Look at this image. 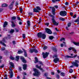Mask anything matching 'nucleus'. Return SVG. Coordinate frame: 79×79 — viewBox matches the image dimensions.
Instances as JSON below:
<instances>
[{"instance_id": "nucleus-1", "label": "nucleus", "mask_w": 79, "mask_h": 79, "mask_svg": "<svg viewBox=\"0 0 79 79\" xmlns=\"http://www.w3.org/2000/svg\"><path fill=\"white\" fill-rule=\"evenodd\" d=\"M78 63H79L78 60H75V62H72V64L73 65L70 66V67L73 68L74 66H75V67H78L79 66V64H78Z\"/></svg>"}, {"instance_id": "nucleus-2", "label": "nucleus", "mask_w": 79, "mask_h": 79, "mask_svg": "<svg viewBox=\"0 0 79 79\" xmlns=\"http://www.w3.org/2000/svg\"><path fill=\"white\" fill-rule=\"evenodd\" d=\"M33 70L35 72V73H33L34 76H37V77H39L40 76V72L36 69H34Z\"/></svg>"}, {"instance_id": "nucleus-3", "label": "nucleus", "mask_w": 79, "mask_h": 79, "mask_svg": "<svg viewBox=\"0 0 79 79\" xmlns=\"http://www.w3.org/2000/svg\"><path fill=\"white\" fill-rule=\"evenodd\" d=\"M41 10V8L39 6L36 7V8H34L33 9L34 13H38L39 12V11Z\"/></svg>"}, {"instance_id": "nucleus-4", "label": "nucleus", "mask_w": 79, "mask_h": 79, "mask_svg": "<svg viewBox=\"0 0 79 79\" xmlns=\"http://www.w3.org/2000/svg\"><path fill=\"white\" fill-rule=\"evenodd\" d=\"M50 16H51V17H52V21L53 24H54L55 26H58V23H57L56 22V21H55V19H54L55 16L53 15H50Z\"/></svg>"}, {"instance_id": "nucleus-5", "label": "nucleus", "mask_w": 79, "mask_h": 79, "mask_svg": "<svg viewBox=\"0 0 79 79\" xmlns=\"http://www.w3.org/2000/svg\"><path fill=\"white\" fill-rule=\"evenodd\" d=\"M60 15L62 16H65L67 15V12L65 11H61L60 12Z\"/></svg>"}, {"instance_id": "nucleus-6", "label": "nucleus", "mask_w": 79, "mask_h": 79, "mask_svg": "<svg viewBox=\"0 0 79 79\" xmlns=\"http://www.w3.org/2000/svg\"><path fill=\"white\" fill-rule=\"evenodd\" d=\"M46 32H47L48 34H52V31L51 30L47 28H45Z\"/></svg>"}, {"instance_id": "nucleus-7", "label": "nucleus", "mask_w": 79, "mask_h": 79, "mask_svg": "<svg viewBox=\"0 0 79 79\" xmlns=\"http://www.w3.org/2000/svg\"><path fill=\"white\" fill-rule=\"evenodd\" d=\"M48 54H49V53L47 52H46L45 53L44 52H43L42 55L43 56L44 58H47V56H48Z\"/></svg>"}, {"instance_id": "nucleus-8", "label": "nucleus", "mask_w": 79, "mask_h": 79, "mask_svg": "<svg viewBox=\"0 0 79 79\" xmlns=\"http://www.w3.org/2000/svg\"><path fill=\"white\" fill-rule=\"evenodd\" d=\"M49 8L50 9L52 10V14L53 15H55V9L54 8V7H52V6L49 7Z\"/></svg>"}, {"instance_id": "nucleus-9", "label": "nucleus", "mask_w": 79, "mask_h": 79, "mask_svg": "<svg viewBox=\"0 0 79 79\" xmlns=\"http://www.w3.org/2000/svg\"><path fill=\"white\" fill-rule=\"evenodd\" d=\"M36 67L38 69H40V70H41L42 72H44L45 71V70H43V69L41 68V65L39 66L38 65H36Z\"/></svg>"}, {"instance_id": "nucleus-10", "label": "nucleus", "mask_w": 79, "mask_h": 79, "mask_svg": "<svg viewBox=\"0 0 79 79\" xmlns=\"http://www.w3.org/2000/svg\"><path fill=\"white\" fill-rule=\"evenodd\" d=\"M15 3V1H12V2H11L10 5L9 6V8L10 10H12L13 9V5Z\"/></svg>"}, {"instance_id": "nucleus-11", "label": "nucleus", "mask_w": 79, "mask_h": 79, "mask_svg": "<svg viewBox=\"0 0 79 79\" xmlns=\"http://www.w3.org/2000/svg\"><path fill=\"white\" fill-rule=\"evenodd\" d=\"M77 56V55H75L74 56H65V58H76V56Z\"/></svg>"}, {"instance_id": "nucleus-12", "label": "nucleus", "mask_w": 79, "mask_h": 79, "mask_svg": "<svg viewBox=\"0 0 79 79\" xmlns=\"http://www.w3.org/2000/svg\"><path fill=\"white\" fill-rule=\"evenodd\" d=\"M43 34V33H42L41 32H40L38 33L37 35L38 38H41Z\"/></svg>"}, {"instance_id": "nucleus-13", "label": "nucleus", "mask_w": 79, "mask_h": 79, "mask_svg": "<svg viewBox=\"0 0 79 79\" xmlns=\"http://www.w3.org/2000/svg\"><path fill=\"white\" fill-rule=\"evenodd\" d=\"M20 59L22 60L23 62V63H26V60H25V59H24V57L20 56Z\"/></svg>"}, {"instance_id": "nucleus-14", "label": "nucleus", "mask_w": 79, "mask_h": 79, "mask_svg": "<svg viewBox=\"0 0 79 79\" xmlns=\"http://www.w3.org/2000/svg\"><path fill=\"white\" fill-rule=\"evenodd\" d=\"M41 38L42 39H45L46 38V35L45 34L43 33L41 37Z\"/></svg>"}, {"instance_id": "nucleus-15", "label": "nucleus", "mask_w": 79, "mask_h": 79, "mask_svg": "<svg viewBox=\"0 0 79 79\" xmlns=\"http://www.w3.org/2000/svg\"><path fill=\"white\" fill-rule=\"evenodd\" d=\"M59 59L58 58H56L53 60V61L55 63H56L58 62H59Z\"/></svg>"}, {"instance_id": "nucleus-16", "label": "nucleus", "mask_w": 79, "mask_h": 79, "mask_svg": "<svg viewBox=\"0 0 79 79\" xmlns=\"http://www.w3.org/2000/svg\"><path fill=\"white\" fill-rule=\"evenodd\" d=\"M23 69L24 70H26L27 69V64H24L23 65Z\"/></svg>"}, {"instance_id": "nucleus-17", "label": "nucleus", "mask_w": 79, "mask_h": 79, "mask_svg": "<svg viewBox=\"0 0 79 79\" xmlns=\"http://www.w3.org/2000/svg\"><path fill=\"white\" fill-rule=\"evenodd\" d=\"M23 50L24 52V55L25 57H27V52H26V50H24V49H23Z\"/></svg>"}, {"instance_id": "nucleus-18", "label": "nucleus", "mask_w": 79, "mask_h": 79, "mask_svg": "<svg viewBox=\"0 0 79 79\" xmlns=\"http://www.w3.org/2000/svg\"><path fill=\"white\" fill-rule=\"evenodd\" d=\"M10 66H10V68H13L14 67H15V66H14V64L13 63V62H10Z\"/></svg>"}, {"instance_id": "nucleus-19", "label": "nucleus", "mask_w": 79, "mask_h": 79, "mask_svg": "<svg viewBox=\"0 0 79 79\" xmlns=\"http://www.w3.org/2000/svg\"><path fill=\"white\" fill-rule=\"evenodd\" d=\"M7 25H8V22H7L6 21H5L4 22V24L3 25V27H6V26H7Z\"/></svg>"}, {"instance_id": "nucleus-20", "label": "nucleus", "mask_w": 79, "mask_h": 79, "mask_svg": "<svg viewBox=\"0 0 79 79\" xmlns=\"http://www.w3.org/2000/svg\"><path fill=\"white\" fill-rule=\"evenodd\" d=\"M35 61L34 62L35 63H38V60L37 59V58L35 57Z\"/></svg>"}, {"instance_id": "nucleus-21", "label": "nucleus", "mask_w": 79, "mask_h": 79, "mask_svg": "<svg viewBox=\"0 0 79 79\" xmlns=\"http://www.w3.org/2000/svg\"><path fill=\"white\" fill-rule=\"evenodd\" d=\"M61 0H52V3H55L56 2H60Z\"/></svg>"}, {"instance_id": "nucleus-22", "label": "nucleus", "mask_w": 79, "mask_h": 79, "mask_svg": "<svg viewBox=\"0 0 79 79\" xmlns=\"http://www.w3.org/2000/svg\"><path fill=\"white\" fill-rule=\"evenodd\" d=\"M59 20L60 21H65V19L63 18H59Z\"/></svg>"}, {"instance_id": "nucleus-23", "label": "nucleus", "mask_w": 79, "mask_h": 79, "mask_svg": "<svg viewBox=\"0 0 79 79\" xmlns=\"http://www.w3.org/2000/svg\"><path fill=\"white\" fill-rule=\"evenodd\" d=\"M0 44H2V45H3V46H4V47H6V44L2 42V41H0Z\"/></svg>"}, {"instance_id": "nucleus-24", "label": "nucleus", "mask_w": 79, "mask_h": 79, "mask_svg": "<svg viewBox=\"0 0 79 79\" xmlns=\"http://www.w3.org/2000/svg\"><path fill=\"white\" fill-rule=\"evenodd\" d=\"M8 6V5L6 4H3L2 5V7H5L6 6Z\"/></svg>"}, {"instance_id": "nucleus-25", "label": "nucleus", "mask_w": 79, "mask_h": 79, "mask_svg": "<svg viewBox=\"0 0 79 79\" xmlns=\"http://www.w3.org/2000/svg\"><path fill=\"white\" fill-rule=\"evenodd\" d=\"M23 53V52L21 50H19L18 51V53L19 54H21V53Z\"/></svg>"}, {"instance_id": "nucleus-26", "label": "nucleus", "mask_w": 79, "mask_h": 79, "mask_svg": "<svg viewBox=\"0 0 79 79\" xmlns=\"http://www.w3.org/2000/svg\"><path fill=\"white\" fill-rule=\"evenodd\" d=\"M11 23H12V27H15V23H14V22H11Z\"/></svg>"}, {"instance_id": "nucleus-27", "label": "nucleus", "mask_w": 79, "mask_h": 79, "mask_svg": "<svg viewBox=\"0 0 79 79\" xmlns=\"http://www.w3.org/2000/svg\"><path fill=\"white\" fill-rule=\"evenodd\" d=\"M0 42H2L3 43H6V41L5 40V39H3L2 41H0Z\"/></svg>"}, {"instance_id": "nucleus-28", "label": "nucleus", "mask_w": 79, "mask_h": 79, "mask_svg": "<svg viewBox=\"0 0 79 79\" xmlns=\"http://www.w3.org/2000/svg\"><path fill=\"white\" fill-rule=\"evenodd\" d=\"M12 68V67H10L9 68L10 73H13V70L12 69H11Z\"/></svg>"}, {"instance_id": "nucleus-29", "label": "nucleus", "mask_w": 79, "mask_h": 79, "mask_svg": "<svg viewBox=\"0 0 79 79\" xmlns=\"http://www.w3.org/2000/svg\"><path fill=\"white\" fill-rule=\"evenodd\" d=\"M19 56H16V58L15 59L16 60V61H18L19 60Z\"/></svg>"}, {"instance_id": "nucleus-30", "label": "nucleus", "mask_w": 79, "mask_h": 79, "mask_svg": "<svg viewBox=\"0 0 79 79\" xmlns=\"http://www.w3.org/2000/svg\"><path fill=\"white\" fill-rule=\"evenodd\" d=\"M73 43L74 45H79V43H76L75 42H73Z\"/></svg>"}, {"instance_id": "nucleus-31", "label": "nucleus", "mask_w": 79, "mask_h": 79, "mask_svg": "<svg viewBox=\"0 0 79 79\" xmlns=\"http://www.w3.org/2000/svg\"><path fill=\"white\" fill-rule=\"evenodd\" d=\"M52 50L54 51L55 52H57V50L55 48H53Z\"/></svg>"}, {"instance_id": "nucleus-32", "label": "nucleus", "mask_w": 79, "mask_h": 79, "mask_svg": "<svg viewBox=\"0 0 79 79\" xmlns=\"http://www.w3.org/2000/svg\"><path fill=\"white\" fill-rule=\"evenodd\" d=\"M28 14L29 15V16H32L33 15V13L32 12H28Z\"/></svg>"}, {"instance_id": "nucleus-33", "label": "nucleus", "mask_w": 79, "mask_h": 79, "mask_svg": "<svg viewBox=\"0 0 79 79\" xmlns=\"http://www.w3.org/2000/svg\"><path fill=\"white\" fill-rule=\"evenodd\" d=\"M27 23L28 26H30V21H27Z\"/></svg>"}, {"instance_id": "nucleus-34", "label": "nucleus", "mask_w": 79, "mask_h": 79, "mask_svg": "<svg viewBox=\"0 0 79 79\" xmlns=\"http://www.w3.org/2000/svg\"><path fill=\"white\" fill-rule=\"evenodd\" d=\"M3 58V56H0V63H2V60H1Z\"/></svg>"}, {"instance_id": "nucleus-35", "label": "nucleus", "mask_w": 79, "mask_h": 79, "mask_svg": "<svg viewBox=\"0 0 79 79\" xmlns=\"http://www.w3.org/2000/svg\"><path fill=\"white\" fill-rule=\"evenodd\" d=\"M53 38H54V37L53 36H50L49 37V39H50V40H52Z\"/></svg>"}, {"instance_id": "nucleus-36", "label": "nucleus", "mask_w": 79, "mask_h": 79, "mask_svg": "<svg viewBox=\"0 0 79 79\" xmlns=\"http://www.w3.org/2000/svg\"><path fill=\"white\" fill-rule=\"evenodd\" d=\"M14 31H15L14 30L11 29L10 31V33H13V32H14Z\"/></svg>"}, {"instance_id": "nucleus-37", "label": "nucleus", "mask_w": 79, "mask_h": 79, "mask_svg": "<svg viewBox=\"0 0 79 79\" xmlns=\"http://www.w3.org/2000/svg\"><path fill=\"white\" fill-rule=\"evenodd\" d=\"M33 51L35 53H37V52H38V51L36 49H33Z\"/></svg>"}, {"instance_id": "nucleus-38", "label": "nucleus", "mask_w": 79, "mask_h": 79, "mask_svg": "<svg viewBox=\"0 0 79 79\" xmlns=\"http://www.w3.org/2000/svg\"><path fill=\"white\" fill-rule=\"evenodd\" d=\"M10 58L12 60H15V58L13 57L12 56H10Z\"/></svg>"}, {"instance_id": "nucleus-39", "label": "nucleus", "mask_w": 79, "mask_h": 79, "mask_svg": "<svg viewBox=\"0 0 79 79\" xmlns=\"http://www.w3.org/2000/svg\"><path fill=\"white\" fill-rule=\"evenodd\" d=\"M16 16H14L11 17L12 19L13 20L16 19Z\"/></svg>"}, {"instance_id": "nucleus-40", "label": "nucleus", "mask_w": 79, "mask_h": 79, "mask_svg": "<svg viewBox=\"0 0 79 79\" xmlns=\"http://www.w3.org/2000/svg\"><path fill=\"white\" fill-rule=\"evenodd\" d=\"M60 75L61 76H64V75H65V73H61Z\"/></svg>"}, {"instance_id": "nucleus-41", "label": "nucleus", "mask_w": 79, "mask_h": 79, "mask_svg": "<svg viewBox=\"0 0 79 79\" xmlns=\"http://www.w3.org/2000/svg\"><path fill=\"white\" fill-rule=\"evenodd\" d=\"M71 23H68V25H67L68 27H70V26H71Z\"/></svg>"}, {"instance_id": "nucleus-42", "label": "nucleus", "mask_w": 79, "mask_h": 79, "mask_svg": "<svg viewBox=\"0 0 79 79\" xmlns=\"http://www.w3.org/2000/svg\"><path fill=\"white\" fill-rule=\"evenodd\" d=\"M13 73H10V77L11 78V77H13Z\"/></svg>"}, {"instance_id": "nucleus-43", "label": "nucleus", "mask_w": 79, "mask_h": 79, "mask_svg": "<svg viewBox=\"0 0 79 79\" xmlns=\"http://www.w3.org/2000/svg\"><path fill=\"white\" fill-rule=\"evenodd\" d=\"M47 48H48V47H47V46H45L43 48V50H46V49H47Z\"/></svg>"}, {"instance_id": "nucleus-44", "label": "nucleus", "mask_w": 79, "mask_h": 79, "mask_svg": "<svg viewBox=\"0 0 79 79\" xmlns=\"http://www.w3.org/2000/svg\"><path fill=\"white\" fill-rule=\"evenodd\" d=\"M5 50V48L3 47L1 48V50L2 51H3L4 50Z\"/></svg>"}, {"instance_id": "nucleus-45", "label": "nucleus", "mask_w": 79, "mask_h": 79, "mask_svg": "<svg viewBox=\"0 0 79 79\" xmlns=\"http://www.w3.org/2000/svg\"><path fill=\"white\" fill-rule=\"evenodd\" d=\"M56 77L57 78V79H59L60 78V76H59V75L58 74H56Z\"/></svg>"}, {"instance_id": "nucleus-46", "label": "nucleus", "mask_w": 79, "mask_h": 79, "mask_svg": "<svg viewBox=\"0 0 79 79\" xmlns=\"http://www.w3.org/2000/svg\"><path fill=\"white\" fill-rule=\"evenodd\" d=\"M23 39H25L26 38V35L25 34H23Z\"/></svg>"}, {"instance_id": "nucleus-47", "label": "nucleus", "mask_w": 79, "mask_h": 79, "mask_svg": "<svg viewBox=\"0 0 79 79\" xmlns=\"http://www.w3.org/2000/svg\"><path fill=\"white\" fill-rule=\"evenodd\" d=\"M73 72V69H70L69 70V73H72Z\"/></svg>"}, {"instance_id": "nucleus-48", "label": "nucleus", "mask_w": 79, "mask_h": 79, "mask_svg": "<svg viewBox=\"0 0 79 79\" xmlns=\"http://www.w3.org/2000/svg\"><path fill=\"white\" fill-rule=\"evenodd\" d=\"M30 52L32 53H33V52H34V49H30Z\"/></svg>"}, {"instance_id": "nucleus-49", "label": "nucleus", "mask_w": 79, "mask_h": 79, "mask_svg": "<svg viewBox=\"0 0 79 79\" xmlns=\"http://www.w3.org/2000/svg\"><path fill=\"white\" fill-rule=\"evenodd\" d=\"M65 39L64 38H61V39L60 40V41H63V40H64V41Z\"/></svg>"}, {"instance_id": "nucleus-50", "label": "nucleus", "mask_w": 79, "mask_h": 79, "mask_svg": "<svg viewBox=\"0 0 79 79\" xmlns=\"http://www.w3.org/2000/svg\"><path fill=\"white\" fill-rule=\"evenodd\" d=\"M17 19L18 20H19V21H21V18L19 17H17Z\"/></svg>"}, {"instance_id": "nucleus-51", "label": "nucleus", "mask_w": 79, "mask_h": 79, "mask_svg": "<svg viewBox=\"0 0 79 79\" xmlns=\"http://www.w3.org/2000/svg\"><path fill=\"white\" fill-rule=\"evenodd\" d=\"M73 50L74 53H76V50L74 48H73Z\"/></svg>"}, {"instance_id": "nucleus-52", "label": "nucleus", "mask_w": 79, "mask_h": 79, "mask_svg": "<svg viewBox=\"0 0 79 79\" xmlns=\"http://www.w3.org/2000/svg\"><path fill=\"white\" fill-rule=\"evenodd\" d=\"M73 48L70 47L69 48V50H71L72 49L73 50Z\"/></svg>"}, {"instance_id": "nucleus-53", "label": "nucleus", "mask_w": 79, "mask_h": 79, "mask_svg": "<svg viewBox=\"0 0 79 79\" xmlns=\"http://www.w3.org/2000/svg\"><path fill=\"white\" fill-rule=\"evenodd\" d=\"M20 11L21 12V13H23V12L22 11L23 10V9L21 8H20Z\"/></svg>"}, {"instance_id": "nucleus-54", "label": "nucleus", "mask_w": 79, "mask_h": 79, "mask_svg": "<svg viewBox=\"0 0 79 79\" xmlns=\"http://www.w3.org/2000/svg\"><path fill=\"white\" fill-rule=\"evenodd\" d=\"M19 71H22V69H21V67H19Z\"/></svg>"}, {"instance_id": "nucleus-55", "label": "nucleus", "mask_w": 79, "mask_h": 79, "mask_svg": "<svg viewBox=\"0 0 79 79\" xmlns=\"http://www.w3.org/2000/svg\"><path fill=\"white\" fill-rule=\"evenodd\" d=\"M73 18H76V15L75 14L73 16Z\"/></svg>"}, {"instance_id": "nucleus-56", "label": "nucleus", "mask_w": 79, "mask_h": 79, "mask_svg": "<svg viewBox=\"0 0 79 79\" xmlns=\"http://www.w3.org/2000/svg\"><path fill=\"white\" fill-rule=\"evenodd\" d=\"M7 37L8 38H9V39H10V38H11V36L10 35H7Z\"/></svg>"}, {"instance_id": "nucleus-57", "label": "nucleus", "mask_w": 79, "mask_h": 79, "mask_svg": "<svg viewBox=\"0 0 79 79\" xmlns=\"http://www.w3.org/2000/svg\"><path fill=\"white\" fill-rule=\"evenodd\" d=\"M51 74L52 75H55V73L53 72H52L51 73Z\"/></svg>"}, {"instance_id": "nucleus-58", "label": "nucleus", "mask_w": 79, "mask_h": 79, "mask_svg": "<svg viewBox=\"0 0 79 79\" xmlns=\"http://www.w3.org/2000/svg\"><path fill=\"white\" fill-rule=\"evenodd\" d=\"M53 7H54V8H58V6H55Z\"/></svg>"}, {"instance_id": "nucleus-59", "label": "nucleus", "mask_w": 79, "mask_h": 79, "mask_svg": "<svg viewBox=\"0 0 79 79\" xmlns=\"http://www.w3.org/2000/svg\"><path fill=\"white\" fill-rule=\"evenodd\" d=\"M69 3L68 2H66L65 3V5H68V4Z\"/></svg>"}, {"instance_id": "nucleus-60", "label": "nucleus", "mask_w": 79, "mask_h": 79, "mask_svg": "<svg viewBox=\"0 0 79 79\" xmlns=\"http://www.w3.org/2000/svg\"><path fill=\"white\" fill-rule=\"evenodd\" d=\"M70 15L72 16H73V12H71L70 13Z\"/></svg>"}, {"instance_id": "nucleus-61", "label": "nucleus", "mask_w": 79, "mask_h": 79, "mask_svg": "<svg viewBox=\"0 0 79 79\" xmlns=\"http://www.w3.org/2000/svg\"><path fill=\"white\" fill-rule=\"evenodd\" d=\"M45 25L48 26L49 25V23H45Z\"/></svg>"}, {"instance_id": "nucleus-62", "label": "nucleus", "mask_w": 79, "mask_h": 79, "mask_svg": "<svg viewBox=\"0 0 79 79\" xmlns=\"http://www.w3.org/2000/svg\"><path fill=\"white\" fill-rule=\"evenodd\" d=\"M13 44L14 45H15V44H16V43L15 42V41H13L12 42Z\"/></svg>"}, {"instance_id": "nucleus-63", "label": "nucleus", "mask_w": 79, "mask_h": 79, "mask_svg": "<svg viewBox=\"0 0 79 79\" xmlns=\"http://www.w3.org/2000/svg\"><path fill=\"white\" fill-rule=\"evenodd\" d=\"M16 5H19V3L18 2H17L16 3Z\"/></svg>"}, {"instance_id": "nucleus-64", "label": "nucleus", "mask_w": 79, "mask_h": 79, "mask_svg": "<svg viewBox=\"0 0 79 79\" xmlns=\"http://www.w3.org/2000/svg\"><path fill=\"white\" fill-rule=\"evenodd\" d=\"M46 78H47V79H51V78H50L48 77H47Z\"/></svg>"}]
</instances>
